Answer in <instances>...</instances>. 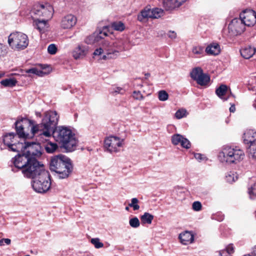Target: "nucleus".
Segmentation results:
<instances>
[{
  "mask_svg": "<svg viewBox=\"0 0 256 256\" xmlns=\"http://www.w3.org/2000/svg\"><path fill=\"white\" fill-rule=\"evenodd\" d=\"M129 224L133 228H138L140 226V222L138 218L134 217L130 219Z\"/></svg>",
  "mask_w": 256,
  "mask_h": 256,
  "instance_id": "37",
  "label": "nucleus"
},
{
  "mask_svg": "<svg viewBox=\"0 0 256 256\" xmlns=\"http://www.w3.org/2000/svg\"><path fill=\"white\" fill-rule=\"evenodd\" d=\"M16 138V136L13 133L8 134L4 137V143L12 151L20 152V151H22L24 144L22 142H18Z\"/></svg>",
  "mask_w": 256,
  "mask_h": 256,
  "instance_id": "11",
  "label": "nucleus"
},
{
  "mask_svg": "<svg viewBox=\"0 0 256 256\" xmlns=\"http://www.w3.org/2000/svg\"><path fill=\"white\" fill-rule=\"evenodd\" d=\"M244 157V154L239 148L228 146H224L218 155L220 161L224 164H236L241 162Z\"/></svg>",
  "mask_w": 256,
  "mask_h": 256,
  "instance_id": "4",
  "label": "nucleus"
},
{
  "mask_svg": "<svg viewBox=\"0 0 256 256\" xmlns=\"http://www.w3.org/2000/svg\"><path fill=\"white\" fill-rule=\"evenodd\" d=\"M179 6H181L184 2H186L187 0H177Z\"/></svg>",
  "mask_w": 256,
  "mask_h": 256,
  "instance_id": "55",
  "label": "nucleus"
},
{
  "mask_svg": "<svg viewBox=\"0 0 256 256\" xmlns=\"http://www.w3.org/2000/svg\"><path fill=\"white\" fill-rule=\"evenodd\" d=\"M248 156L253 159H256V143L250 145L248 150Z\"/></svg>",
  "mask_w": 256,
  "mask_h": 256,
  "instance_id": "34",
  "label": "nucleus"
},
{
  "mask_svg": "<svg viewBox=\"0 0 256 256\" xmlns=\"http://www.w3.org/2000/svg\"><path fill=\"white\" fill-rule=\"evenodd\" d=\"M186 115V110L185 109L178 110L175 114V116L178 119L182 118Z\"/></svg>",
  "mask_w": 256,
  "mask_h": 256,
  "instance_id": "41",
  "label": "nucleus"
},
{
  "mask_svg": "<svg viewBox=\"0 0 256 256\" xmlns=\"http://www.w3.org/2000/svg\"><path fill=\"white\" fill-rule=\"evenodd\" d=\"M88 47L83 44H78L72 52V56L74 59H83L88 54Z\"/></svg>",
  "mask_w": 256,
  "mask_h": 256,
  "instance_id": "18",
  "label": "nucleus"
},
{
  "mask_svg": "<svg viewBox=\"0 0 256 256\" xmlns=\"http://www.w3.org/2000/svg\"><path fill=\"white\" fill-rule=\"evenodd\" d=\"M124 144V140L119 137L110 136L106 138L104 141V147L110 153L120 152Z\"/></svg>",
  "mask_w": 256,
  "mask_h": 256,
  "instance_id": "10",
  "label": "nucleus"
},
{
  "mask_svg": "<svg viewBox=\"0 0 256 256\" xmlns=\"http://www.w3.org/2000/svg\"><path fill=\"white\" fill-rule=\"evenodd\" d=\"M120 46L117 41L109 42L108 39L102 41V46L94 52V56H100L103 60L115 58L119 54Z\"/></svg>",
  "mask_w": 256,
  "mask_h": 256,
  "instance_id": "5",
  "label": "nucleus"
},
{
  "mask_svg": "<svg viewBox=\"0 0 256 256\" xmlns=\"http://www.w3.org/2000/svg\"><path fill=\"white\" fill-rule=\"evenodd\" d=\"M32 13L36 16L43 17L44 19L49 20L52 16L54 8L52 6L48 4H40L36 6L32 10Z\"/></svg>",
  "mask_w": 256,
  "mask_h": 256,
  "instance_id": "12",
  "label": "nucleus"
},
{
  "mask_svg": "<svg viewBox=\"0 0 256 256\" xmlns=\"http://www.w3.org/2000/svg\"><path fill=\"white\" fill-rule=\"evenodd\" d=\"M210 80V76L208 74L203 73L196 81L198 84L205 86L208 84Z\"/></svg>",
  "mask_w": 256,
  "mask_h": 256,
  "instance_id": "29",
  "label": "nucleus"
},
{
  "mask_svg": "<svg viewBox=\"0 0 256 256\" xmlns=\"http://www.w3.org/2000/svg\"><path fill=\"white\" fill-rule=\"evenodd\" d=\"M4 76V73L0 72V78H2Z\"/></svg>",
  "mask_w": 256,
  "mask_h": 256,
  "instance_id": "57",
  "label": "nucleus"
},
{
  "mask_svg": "<svg viewBox=\"0 0 256 256\" xmlns=\"http://www.w3.org/2000/svg\"><path fill=\"white\" fill-rule=\"evenodd\" d=\"M225 249L230 256L234 252V248L232 244L228 245Z\"/></svg>",
  "mask_w": 256,
  "mask_h": 256,
  "instance_id": "48",
  "label": "nucleus"
},
{
  "mask_svg": "<svg viewBox=\"0 0 256 256\" xmlns=\"http://www.w3.org/2000/svg\"><path fill=\"white\" fill-rule=\"evenodd\" d=\"M226 181L230 183L235 182L238 179L236 174L231 172L226 174Z\"/></svg>",
  "mask_w": 256,
  "mask_h": 256,
  "instance_id": "36",
  "label": "nucleus"
},
{
  "mask_svg": "<svg viewBox=\"0 0 256 256\" xmlns=\"http://www.w3.org/2000/svg\"><path fill=\"white\" fill-rule=\"evenodd\" d=\"M203 73L202 69L197 67L192 70L190 72V76L194 80H196Z\"/></svg>",
  "mask_w": 256,
  "mask_h": 256,
  "instance_id": "32",
  "label": "nucleus"
},
{
  "mask_svg": "<svg viewBox=\"0 0 256 256\" xmlns=\"http://www.w3.org/2000/svg\"><path fill=\"white\" fill-rule=\"evenodd\" d=\"M154 216L148 212H144V214L140 216V220L143 224H151L154 219Z\"/></svg>",
  "mask_w": 256,
  "mask_h": 256,
  "instance_id": "30",
  "label": "nucleus"
},
{
  "mask_svg": "<svg viewBox=\"0 0 256 256\" xmlns=\"http://www.w3.org/2000/svg\"><path fill=\"white\" fill-rule=\"evenodd\" d=\"M28 36L22 32H12L8 37V44L14 50H23L28 46Z\"/></svg>",
  "mask_w": 256,
  "mask_h": 256,
  "instance_id": "6",
  "label": "nucleus"
},
{
  "mask_svg": "<svg viewBox=\"0 0 256 256\" xmlns=\"http://www.w3.org/2000/svg\"><path fill=\"white\" fill-rule=\"evenodd\" d=\"M132 96L136 100H142L144 99V96L140 91H134L133 92Z\"/></svg>",
  "mask_w": 256,
  "mask_h": 256,
  "instance_id": "44",
  "label": "nucleus"
},
{
  "mask_svg": "<svg viewBox=\"0 0 256 256\" xmlns=\"http://www.w3.org/2000/svg\"><path fill=\"white\" fill-rule=\"evenodd\" d=\"M164 14V11L162 9L158 8H151L147 6L142 10L138 14L137 20L142 23H145L149 19H158Z\"/></svg>",
  "mask_w": 256,
  "mask_h": 256,
  "instance_id": "9",
  "label": "nucleus"
},
{
  "mask_svg": "<svg viewBox=\"0 0 256 256\" xmlns=\"http://www.w3.org/2000/svg\"><path fill=\"white\" fill-rule=\"evenodd\" d=\"M4 244L5 243L7 245L10 244L11 240L10 238H4Z\"/></svg>",
  "mask_w": 256,
  "mask_h": 256,
  "instance_id": "53",
  "label": "nucleus"
},
{
  "mask_svg": "<svg viewBox=\"0 0 256 256\" xmlns=\"http://www.w3.org/2000/svg\"><path fill=\"white\" fill-rule=\"evenodd\" d=\"M158 98L160 100L164 102L168 100V94L166 90H162L158 92Z\"/></svg>",
  "mask_w": 256,
  "mask_h": 256,
  "instance_id": "38",
  "label": "nucleus"
},
{
  "mask_svg": "<svg viewBox=\"0 0 256 256\" xmlns=\"http://www.w3.org/2000/svg\"><path fill=\"white\" fill-rule=\"evenodd\" d=\"M218 254L220 256H230L226 249L219 251Z\"/></svg>",
  "mask_w": 256,
  "mask_h": 256,
  "instance_id": "51",
  "label": "nucleus"
},
{
  "mask_svg": "<svg viewBox=\"0 0 256 256\" xmlns=\"http://www.w3.org/2000/svg\"><path fill=\"white\" fill-rule=\"evenodd\" d=\"M50 169L58 174L60 178H67L72 170L70 159L67 156L60 154L52 158Z\"/></svg>",
  "mask_w": 256,
  "mask_h": 256,
  "instance_id": "3",
  "label": "nucleus"
},
{
  "mask_svg": "<svg viewBox=\"0 0 256 256\" xmlns=\"http://www.w3.org/2000/svg\"><path fill=\"white\" fill-rule=\"evenodd\" d=\"M180 242L184 245L192 243L194 240V236L192 232L185 231L181 232L178 236Z\"/></svg>",
  "mask_w": 256,
  "mask_h": 256,
  "instance_id": "22",
  "label": "nucleus"
},
{
  "mask_svg": "<svg viewBox=\"0 0 256 256\" xmlns=\"http://www.w3.org/2000/svg\"><path fill=\"white\" fill-rule=\"evenodd\" d=\"M243 138L246 144H256V132L252 130H247L244 134Z\"/></svg>",
  "mask_w": 256,
  "mask_h": 256,
  "instance_id": "23",
  "label": "nucleus"
},
{
  "mask_svg": "<svg viewBox=\"0 0 256 256\" xmlns=\"http://www.w3.org/2000/svg\"><path fill=\"white\" fill-rule=\"evenodd\" d=\"M77 18L72 14H68L62 16L60 21V26L64 30L72 29L76 24Z\"/></svg>",
  "mask_w": 256,
  "mask_h": 256,
  "instance_id": "17",
  "label": "nucleus"
},
{
  "mask_svg": "<svg viewBox=\"0 0 256 256\" xmlns=\"http://www.w3.org/2000/svg\"><path fill=\"white\" fill-rule=\"evenodd\" d=\"M51 182L48 172L42 174L34 179L32 186L34 190L39 193H44L50 188Z\"/></svg>",
  "mask_w": 256,
  "mask_h": 256,
  "instance_id": "7",
  "label": "nucleus"
},
{
  "mask_svg": "<svg viewBox=\"0 0 256 256\" xmlns=\"http://www.w3.org/2000/svg\"><path fill=\"white\" fill-rule=\"evenodd\" d=\"M54 140L67 151L71 152L76 148L78 142L74 134L68 128L58 126L53 132Z\"/></svg>",
  "mask_w": 256,
  "mask_h": 256,
  "instance_id": "2",
  "label": "nucleus"
},
{
  "mask_svg": "<svg viewBox=\"0 0 256 256\" xmlns=\"http://www.w3.org/2000/svg\"><path fill=\"white\" fill-rule=\"evenodd\" d=\"M244 24L240 18H234L228 24L229 32L234 36L241 34L245 31Z\"/></svg>",
  "mask_w": 256,
  "mask_h": 256,
  "instance_id": "14",
  "label": "nucleus"
},
{
  "mask_svg": "<svg viewBox=\"0 0 256 256\" xmlns=\"http://www.w3.org/2000/svg\"><path fill=\"white\" fill-rule=\"evenodd\" d=\"M228 92V88L226 85L222 84L216 90V95L224 100H226L227 98H225L224 96Z\"/></svg>",
  "mask_w": 256,
  "mask_h": 256,
  "instance_id": "27",
  "label": "nucleus"
},
{
  "mask_svg": "<svg viewBox=\"0 0 256 256\" xmlns=\"http://www.w3.org/2000/svg\"><path fill=\"white\" fill-rule=\"evenodd\" d=\"M22 151L20 152H24V153L29 157L36 159L42 155L41 146L40 144L37 143L28 144L24 142Z\"/></svg>",
  "mask_w": 256,
  "mask_h": 256,
  "instance_id": "13",
  "label": "nucleus"
},
{
  "mask_svg": "<svg viewBox=\"0 0 256 256\" xmlns=\"http://www.w3.org/2000/svg\"><path fill=\"white\" fill-rule=\"evenodd\" d=\"M129 207L130 206H126V208H125L126 210H127V211L129 210Z\"/></svg>",
  "mask_w": 256,
  "mask_h": 256,
  "instance_id": "58",
  "label": "nucleus"
},
{
  "mask_svg": "<svg viewBox=\"0 0 256 256\" xmlns=\"http://www.w3.org/2000/svg\"><path fill=\"white\" fill-rule=\"evenodd\" d=\"M112 26L114 30L118 31H122L124 29V24L120 22H114L112 24Z\"/></svg>",
  "mask_w": 256,
  "mask_h": 256,
  "instance_id": "39",
  "label": "nucleus"
},
{
  "mask_svg": "<svg viewBox=\"0 0 256 256\" xmlns=\"http://www.w3.org/2000/svg\"><path fill=\"white\" fill-rule=\"evenodd\" d=\"M51 72V68L48 66H42L40 69L38 68H32L26 70L28 74H32L40 76H44L49 74Z\"/></svg>",
  "mask_w": 256,
  "mask_h": 256,
  "instance_id": "20",
  "label": "nucleus"
},
{
  "mask_svg": "<svg viewBox=\"0 0 256 256\" xmlns=\"http://www.w3.org/2000/svg\"><path fill=\"white\" fill-rule=\"evenodd\" d=\"M138 202L139 200L137 198H132L130 200V202L128 204V206L132 208L134 210H138L140 208Z\"/></svg>",
  "mask_w": 256,
  "mask_h": 256,
  "instance_id": "35",
  "label": "nucleus"
},
{
  "mask_svg": "<svg viewBox=\"0 0 256 256\" xmlns=\"http://www.w3.org/2000/svg\"><path fill=\"white\" fill-rule=\"evenodd\" d=\"M205 51L208 54L217 56L220 52V46L218 42H213L206 47Z\"/></svg>",
  "mask_w": 256,
  "mask_h": 256,
  "instance_id": "24",
  "label": "nucleus"
},
{
  "mask_svg": "<svg viewBox=\"0 0 256 256\" xmlns=\"http://www.w3.org/2000/svg\"><path fill=\"white\" fill-rule=\"evenodd\" d=\"M59 116L56 111H46L40 124L27 118L18 120L15 122L16 131L19 138H24L38 136L50 138L53 128L57 125Z\"/></svg>",
  "mask_w": 256,
  "mask_h": 256,
  "instance_id": "1",
  "label": "nucleus"
},
{
  "mask_svg": "<svg viewBox=\"0 0 256 256\" xmlns=\"http://www.w3.org/2000/svg\"><path fill=\"white\" fill-rule=\"evenodd\" d=\"M240 18L245 26H252L256 23V12L253 10H246L240 14Z\"/></svg>",
  "mask_w": 256,
  "mask_h": 256,
  "instance_id": "16",
  "label": "nucleus"
},
{
  "mask_svg": "<svg viewBox=\"0 0 256 256\" xmlns=\"http://www.w3.org/2000/svg\"><path fill=\"white\" fill-rule=\"evenodd\" d=\"M16 82L14 78H6L2 80L0 83L5 87H13L16 86Z\"/></svg>",
  "mask_w": 256,
  "mask_h": 256,
  "instance_id": "33",
  "label": "nucleus"
},
{
  "mask_svg": "<svg viewBox=\"0 0 256 256\" xmlns=\"http://www.w3.org/2000/svg\"><path fill=\"white\" fill-rule=\"evenodd\" d=\"M4 238L0 240V246H2L4 245Z\"/></svg>",
  "mask_w": 256,
  "mask_h": 256,
  "instance_id": "56",
  "label": "nucleus"
},
{
  "mask_svg": "<svg viewBox=\"0 0 256 256\" xmlns=\"http://www.w3.org/2000/svg\"><path fill=\"white\" fill-rule=\"evenodd\" d=\"M90 242L96 248H100L104 246V244L100 242V240L98 238H92Z\"/></svg>",
  "mask_w": 256,
  "mask_h": 256,
  "instance_id": "40",
  "label": "nucleus"
},
{
  "mask_svg": "<svg viewBox=\"0 0 256 256\" xmlns=\"http://www.w3.org/2000/svg\"><path fill=\"white\" fill-rule=\"evenodd\" d=\"M163 4L167 10L174 9L179 6L177 0H164Z\"/></svg>",
  "mask_w": 256,
  "mask_h": 256,
  "instance_id": "28",
  "label": "nucleus"
},
{
  "mask_svg": "<svg viewBox=\"0 0 256 256\" xmlns=\"http://www.w3.org/2000/svg\"><path fill=\"white\" fill-rule=\"evenodd\" d=\"M236 110V108L234 104L232 105L231 106L230 108V112H234Z\"/></svg>",
  "mask_w": 256,
  "mask_h": 256,
  "instance_id": "54",
  "label": "nucleus"
},
{
  "mask_svg": "<svg viewBox=\"0 0 256 256\" xmlns=\"http://www.w3.org/2000/svg\"><path fill=\"white\" fill-rule=\"evenodd\" d=\"M254 106H255V108H256V104H254Z\"/></svg>",
  "mask_w": 256,
  "mask_h": 256,
  "instance_id": "59",
  "label": "nucleus"
},
{
  "mask_svg": "<svg viewBox=\"0 0 256 256\" xmlns=\"http://www.w3.org/2000/svg\"><path fill=\"white\" fill-rule=\"evenodd\" d=\"M14 158L12 161L14 166L22 171L25 168L32 158L28 156L24 152H21Z\"/></svg>",
  "mask_w": 256,
  "mask_h": 256,
  "instance_id": "15",
  "label": "nucleus"
},
{
  "mask_svg": "<svg viewBox=\"0 0 256 256\" xmlns=\"http://www.w3.org/2000/svg\"><path fill=\"white\" fill-rule=\"evenodd\" d=\"M108 27H104L102 30L98 32H96L86 40L87 43H90L88 40H92V42H99L101 40H102L104 37L108 36Z\"/></svg>",
  "mask_w": 256,
  "mask_h": 256,
  "instance_id": "19",
  "label": "nucleus"
},
{
  "mask_svg": "<svg viewBox=\"0 0 256 256\" xmlns=\"http://www.w3.org/2000/svg\"><path fill=\"white\" fill-rule=\"evenodd\" d=\"M44 166L41 164L36 159L32 158L28 165L24 168L22 172L24 177L34 179L38 176L44 172Z\"/></svg>",
  "mask_w": 256,
  "mask_h": 256,
  "instance_id": "8",
  "label": "nucleus"
},
{
  "mask_svg": "<svg viewBox=\"0 0 256 256\" xmlns=\"http://www.w3.org/2000/svg\"><path fill=\"white\" fill-rule=\"evenodd\" d=\"M48 52L50 54H54L57 52V48L54 44H50L48 48Z\"/></svg>",
  "mask_w": 256,
  "mask_h": 256,
  "instance_id": "43",
  "label": "nucleus"
},
{
  "mask_svg": "<svg viewBox=\"0 0 256 256\" xmlns=\"http://www.w3.org/2000/svg\"><path fill=\"white\" fill-rule=\"evenodd\" d=\"M194 158L199 161H200L204 159L202 155L200 154H194Z\"/></svg>",
  "mask_w": 256,
  "mask_h": 256,
  "instance_id": "52",
  "label": "nucleus"
},
{
  "mask_svg": "<svg viewBox=\"0 0 256 256\" xmlns=\"http://www.w3.org/2000/svg\"><path fill=\"white\" fill-rule=\"evenodd\" d=\"M168 36L171 39H175L176 38V34L174 31H169Z\"/></svg>",
  "mask_w": 256,
  "mask_h": 256,
  "instance_id": "50",
  "label": "nucleus"
},
{
  "mask_svg": "<svg viewBox=\"0 0 256 256\" xmlns=\"http://www.w3.org/2000/svg\"><path fill=\"white\" fill-rule=\"evenodd\" d=\"M48 20L44 18L42 20L38 19L34 20V25L40 32H44L47 30L49 27L48 23Z\"/></svg>",
  "mask_w": 256,
  "mask_h": 256,
  "instance_id": "25",
  "label": "nucleus"
},
{
  "mask_svg": "<svg viewBox=\"0 0 256 256\" xmlns=\"http://www.w3.org/2000/svg\"><path fill=\"white\" fill-rule=\"evenodd\" d=\"M242 56L246 59L251 58L255 53L256 50L251 46H248L242 48L240 50Z\"/></svg>",
  "mask_w": 256,
  "mask_h": 256,
  "instance_id": "26",
  "label": "nucleus"
},
{
  "mask_svg": "<svg viewBox=\"0 0 256 256\" xmlns=\"http://www.w3.org/2000/svg\"><path fill=\"white\" fill-rule=\"evenodd\" d=\"M172 142L174 145L180 144L182 146L187 149L190 147L189 140L180 134H175L172 136Z\"/></svg>",
  "mask_w": 256,
  "mask_h": 256,
  "instance_id": "21",
  "label": "nucleus"
},
{
  "mask_svg": "<svg viewBox=\"0 0 256 256\" xmlns=\"http://www.w3.org/2000/svg\"><path fill=\"white\" fill-rule=\"evenodd\" d=\"M203 52V48L202 46H194L192 49V52L194 54L201 55Z\"/></svg>",
  "mask_w": 256,
  "mask_h": 256,
  "instance_id": "42",
  "label": "nucleus"
},
{
  "mask_svg": "<svg viewBox=\"0 0 256 256\" xmlns=\"http://www.w3.org/2000/svg\"><path fill=\"white\" fill-rule=\"evenodd\" d=\"M248 193L250 196H256V184H254L248 189Z\"/></svg>",
  "mask_w": 256,
  "mask_h": 256,
  "instance_id": "45",
  "label": "nucleus"
},
{
  "mask_svg": "<svg viewBox=\"0 0 256 256\" xmlns=\"http://www.w3.org/2000/svg\"><path fill=\"white\" fill-rule=\"evenodd\" d=\"M122 91H124V90L121 87H114L112 88V90L111 93L113 94H122Z\"/></svg>",
  "mask_w": 256,
  "mask_h": 256,
  "instance_id": "47",
  "label": "nucleus"
},
{
  "mask_svg": "<svg viewBox=\"0 0 256 256\" xmlns=\"http://www.w3.org/2000/svg\"><path fill=\"white\" fill-rule=\"evenodd\" d=\"M192 208L196 211H199L202 208V204L200 202H194L192 204Z\"/></svg>",
  "mask_w": 256,
  "mask_h": 256,
  "instance_id": "46",
  "label": "nucleus"
},
{
  "mask_svg": "<svg viewBox=\"0 0 256 256\" xmlns=\"http://www.w3.org/2000/svg\"><path fill=\"white\" fill-rule=\"evenodd\" d=\"M6 53V46L2 44H0V56Z\"/></svg>",
  "mask_w": 256,
  "mask_h": 256,
  "instance_id": "49",
  "label": "nucleus"
},
{
  "mask_svg": "<svg viewBox=\"0 0 256 256\" xmlns=\"http://www.w3.org/2000/svg\"><path fill=\"white\" fill-rule=\"evenodd\" d=\"M44 148L48 153H53L58 148L56 144L50 142H47L44 145Z\"/></svg>",
  "mask_w": 256,
  "mask_h": 256,
  "instance_id": "31",
  "label": "nucleus"
}]
</instances>
